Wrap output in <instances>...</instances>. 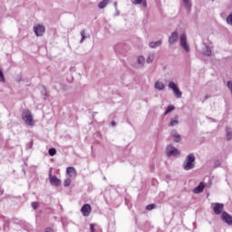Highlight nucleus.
<instances>
[{
  "label": "nucleus",
  "instance_id": "obj_11",
  "mask_svg": "<svg viewBox=\"0 0 232 232\" xmlns=\"http://www.w3.org/2000/svg\"><path fill=\"white\" fill-rule=\"evenodd\" d=\"M146 64V58L143 55H139L137 57L136 63L132 64L133 68L139 69L143 68Z\"/></svg>",
  "mask_w": 232,
  "mask_h": 232
},
{
  "label": "nucleus",
  "instance_id": "obj_21",
  "mask_svg": "<svg viewBox=\"0 0 232 232\" xmlns=\"http://www.w3.org/2000/svg\"><path fill=\"white\" fill-rule=\"evenodd\" d=\"M155 61V53H150L148 54L146 63L147 64H151Z\"/></svg>",
  "mask_w": 232,
  "mask_h": 232
},
{
  "label": "nucleus",
  "instance_id": "obj_26",
  "mask_svg": "<svg viewBox=\"0 0 232 232\" xmlns=\"http://www.w3.org/2000/svg\"><path fill=\"white\" fill-rule=\"evenodd\" d=\"M72 184V179L70 178H67L63 180V186L64 188H68Z\"/></svg>",
  "mask_w": 232,
  "mask_h": 232
},
{
  "label": "nucleus",
  "instance_id": "obj_1",
  "mask_svg": "<svg viewBox=\"0 0 232 232\" xmlns=\"http://www.w3.org/2000/svg\"><path fill=\"white\" fill-rule=\"evenodd\" d=\"M195 155L188 154L183 162V169H185V171H189V169H193V168H195Z\"/></svg>",
  "mask_w": 232,
  "mask_h": 232
},
{
  "label": "nucleus",
  "instance_id": "obj_37",
  "mask_svg": "<svg viewBox=\"0 0 232 232\" xmlns=\"http://www.w3.org/2000/svg\"><path fill=\"white\" fill-rule=\"evenodd\" d=\"M111 126L115 127V126H117V123H115V121H111Z\"/></svg>",
  "mask_w": 232,
  "mask_h": 232
},
{
  "label": "nucleus",
  "instance_id": "obj_15",
  "mask_svg": "<svg viewBox=\"0 0 232 232\" xmlns=\"http://www.w3.org/2000/svg\"><path fill=\"white\" fill-rule=\"evenodd\" d=\"M81 211L83 217H90V214L92 213V207L89 204H85L82 206Z\"/></svg>",
  "mask_w": 232,
  "mask_h": 232
},
{
  "label": "nucleus",
  "instance_id": "obj_20",
  "mask_svg": "<svg viewBox=\"0 0 232 232\" xmlns=\"http://www.w3.org/2000/svg\"><path fill=\"white\" fill-rule=\"evenodd\" d=\"M182 4L188 12H191V8L193 6L191 0H182Z\"/></svg>",
  "mask_w": 232,
  "mask_h": 232
},
{
  "label": "nucleus",
  "instance_id": "obj_29",
  "mask_svg": "<svg viewBox=\"0 0 232 232\" xmlns=\"http://www.w3.org/2000/svg\"><path fill=\"white\" fill-rule=\"evenodd\" d=\"M56 153H57V150L53 148L49 149V155L51 157H53L54 155H56Z\"/></svg>",
  "mask_w": 232,
  "mask_h": 232
},
{
  "label": "nucleus",
  "instance_id": "obj_18",
  "mask_svg": "<svg viewBox=\"0 0 232 232\" xmlns=\"http://www.w3.org/2000/svg\"><path fill=\"white\" fill-rule=\"evenodd\" d=\"M132 5H140L143 8H148V0H131Z\"/></svg>",
  "mask_w": 232,
  "mask_h": 232
},
{
  "label": "nucleus",
  "instance_id": "obj_12",
  "mask_svg": "<svg viewBox=\"0 0 232 232\" xmlns=\"http://www.w3.org/2000/svg\"><path fill=\"white\" fill-rule=\"evenodd\" d=\"M154 90L156 92H164L166 90V83L161 80H157L154 82Z\"/></svg>",
  "mask_w": 232,
  "mask_h": 232
},
{
  "label": "nucleus",
  "instance_id": "obj_34",
  "mask_svg": "<svg viewBox=\"0 0 232 232\" xmlns=\"http://www.w3.org/2000/svg\"><path fill=\"white\" fill-rule=\"evenodd\" d=\"M45 232H53V229L51 227L45 228Z\"/></svg>",
  "mask_w": 232,
  "mask_h": 232
},
{
  "label": "nucleus",
  "instance_id": "obj_13",
  "mask_svg": "<svg viewBox=\"0 0 232 232\" xmlns=\"http://www.w3.org/2000/svg\"><path fill=\"white\" fill-rule=\"evenodd\" d=\"M49 182L51 186L59 187L63 184V181L57 178V176H53L52 174L49 175Z\"/></svg>",
  "mask_w": 232,
  "mask_h": 232
},
{
  "label": "nucleus",
  "instance_id": "obj_31",
  "mask_svg": "<svg viewBox=\"0 0 232 232\" xmlns=\"http://www.w3.org/2000/svg\"><path fill=\"white\" fill-rule=\"evenodd\" d=\"M23 81V74L19 73L15 77V82H21Z\"/></svg>",
  "mask_w": 232,
  "mask_h": 232
},
{
  "label": "nucleus",
  "instance_id": "obj_30",
  "mask_svg": "<svg viewBox=\"0 0 232 232\" xmlns=\"http://www.w3.org/2000/svg\"><path fill=\"white\" fill-rule=\"evenodd\" d=\"M227 24L232 26V14H228L227 17Z\"/></svg>",
  "mask_w": 232,
  "mask_h": 232
},
{
  "label": "nucleus",
  "instance_id": "obj_23",
  "mask_svg": "<svg viewBox=\"0 0 232 232\" xmlns=\"http://www.w3.org/2000/svg\"><path fill=\"white\" fill-rule=\"evenodd\" d=\"M162 44V41L159 40L156 42H150L149 46L150 48H159Z\"/></svg>",
  "mask_w": 232,
  "mask_h": 232
},
{
  "label": "nucleus",
  "instance_id": "obj_19",
  "mask_svg": "<svg viewBox=\"0 0 232 232\" xmlns=\"http://www.w3.org/2000/svg\"><path fill=\"white\" fill-rule=\"evenodd\" d=\"M205 188H206V183L200 182L199 185L193 189V193H196V194L202 193Z\"/></svg>",
  "mask_w": 232,
  "mask_h": 232
},
{
  "label": "nucleus",
  "instance_id": "obj_28",
  "mask_svg": "<svg viewBox=\"0 0 232 232\" xmlns=\"http://www.w3.org/2000/svg\"><path fill=\"white\" fill-rule=\"evenodd\" d=\"M227 140H231V139H232V130H231V129H227Z\"/></svg>",
  "mask_w": 232,
  "mask_h": 232
},
{
  "label": "nucleus",
  "instance_id": "obj_27",
  "mask_svg": "<svg viewBox=\"0 0 232 232\" xmlns=\"http://www.w3.org/2000/svg\"><path fill=\"white\" fill-rule=\"evenodd\" d=\"M81 36H82V39L80 41L81 44L84 43V40L86 39V31L82 30L81 31Z\"/></svg>",
  "mask_w": 232,
  "mask_h": 232
},
{
  "label": "nucleus",
  "instance_id": "obj_5",
  "mask_svg": "<svg viewBox=\"0 0 232 232\" xmlns=\"http://www.w3.org/2000/svg\"><path fill=\"white\" fill-rule=\"evenodd\" d=\"M179 44H180L181 48L183 50H185V52H187V53L190 52L189 43H188V35L186 34V33H183L180 34Z\"/></svg>",
  "mask_w": 232,
  "mask_h": 232
},
{
  "label": "nucleus",
  "instance_id": "obj_2",
  "mask_svg": "<svg viewBox=\"0 0 232 232\" xmlns=\"http://www.w3.org/2000/svg\"><path fill=\"white\" fill-rule=\"evenodd\" d=\"M22 120L27 126H34V115L32 111L24 109L22 112Z\"/></svg>",
  "mask_w": 232,
  "mask_h": 232
},
{
  "label": "nucleus",
  "instance_id": "obj_17",
  "mask_svg": "<svg viewBox=\"0 0 232 232\" xmlns=\"http://www.w3.org/2000/svg\"><path fill=\"white\" fill-rule=\"evenodd\" d=\"M178 40H179V33L173 32L169 38V44H173L174 43H177Z\"/></svg>",
  "mask_w": 232,
  "mask_h": 232
},
{
  "label": "nucleus",
  "instance_id": "obj_22",
  "mask_svg": "<svg viewBox=\"0 0 232 232\" xmlns=\"http://www.w3.org/2000/svg\"><path fill=\"white\" fill-rule=\"evenodd\" d=\"M110 1L111 0H102L98 4V8H100L101 10H102V8H106V6H108V5H110Z\"/></svg>",
  "mask_w": 232,
  "mask_h": 232
},
{
  "label": "nucleus",
  "instance_id": "obj_9",
  "mask_svg": "<svg viewBox=\"0 0 232 232\" xmlns=\"http://www.w3.org/2000/svg\"><path fill=\"white\" fill-rule=\"evenodd\" d=\"M211 208L215 215H222L224 213V204L222 203H212Z\"/></svg>",
  "mask_w": 232,
  "mask_h": 232
},
{
  "label": "nucleus",
  "instance_id": "obj_8",
  "mask_svg": "<svg viewBox=\"0 0 232 232\" xmlns=\"http://www.w3.org/2000/svg\"><path fill=\"white\" fill-rule=\"evenodd\" d=\"M34 32L37 37H43L44 32H46V27L44 25L37 24L34 26Z\"/></svg>",
  "mask_w": 232,
  "mask_h": 232
},
{
  "label": "nucleus",
  "instance_id": "obj_36",
  "mask_svg": "<svg viewBox=\"0 0 232 232\" xmlns=\"http://www.w3.org/2000/svg\"><path fill=\"white\" fill-rule=\"evenodd\" d=\"M27 146H28V148H29L30 150H32V147L34 146V143L29 142V143L27 144Z\"/></svg>",
  "mask_w": 232,
  "mask_h": 232
},
{
  "label": "nucleus",
  "instance_id": "obj_38",
  "mask_svg": "<svg viewBox=\"0 0 232 232\" xmlns=\"http://www.w3.org/2000/svg\"><path fill=\"white\" fill-rule=\"evenodd\" d=\"M114 6H115V8H117V2L114 3Z\"/></svg>",
  "mask_w": 232,
  "mask_h": 232
},
{
  "label": "nucleus",
  "instance_id": "obj_14",
  "mask_svg": "<svg viewBox=\"0 0 232 232\" xmlns=\"http://www.w3.org/2000/svg\"><path fill=\"white\" fill-rule=\"evenodd\" d=\"M221 220H223L225 224H227V226H232V216L229 215V213L222 212Z\"/></svg>",
  "mask_w": 232,
  "mask_h": 232
},
{
  "label": "nucleus",
  "instance_id": "obj_24",
  "mask_svg": "<svg viewBox=\"0 0 232 232\" xmlns=\"http://www.w3.org/2000/svg\"><path fill=\"white\" fill-rule=\"evenodd\" d=\"M0 82L1 84H5L6 82V79L5 78V72L3 68L0 67Z\"/></svg>",
  "mask_w": 232,
  "mask_h": 232
},
{
  "label": "nucleus",
  "instance_id": "obj_4",
  "mask_svg": "<svg viewBox=\"0 0 232 232\" xmlns=\"http://www.w3.org/2000/svg\"><path fill=\"white\" fill-rule=\"evenodd\" d=\"M166 155L167 157H180V150L171 144H169L166 148Z\"/></svg>",
  "mask_w": 232,
  "mask_h": 232
},
{
  "label": "nucleus",
  "instance_id": "obj_32",
  "mask_svg": "<svg viewBox=\"0 0 232 232\" xmlns=\"http://www.w3.org/2000/svg\"><path fill=\"white\" fill-rule=\"evenodd\" d=\"M146 209H148V211H151V209H155V204L148 205L146 207Z\"/></svg>",
  "mask_w": 232,
  "mask_h": 232
},
{
  "label": "nucleus",
  "instance_id": "obj_6",
  "mask_svg": "<svg viewBox=\"0 0 232 232\" xmlns=\"http://www.w3.org/2000/svg\"><path fill=\"white\" fill-rule=\"evenodd\" d=\"M200 52L202 55H206V57H211V53L213 52V43L208 42V43L203 44Z\"/></svg>",
  "mask_w": 232,
  "mask_h": 232
},
{
  "label": "nucleus",
  "instance_id": "obj_7",
  "mask_svg": "<svg viewBox=\"0 0 232 232\" xmlns=\"http://www.w3.org/2000/svg\"><path fill=\"white\" fill-rule=\"evenodd\" d=\"M180 124V116L178 114H174L170 117L168 126L169 128H178V126Z\"/></svg>",
  "mask_w": 232,
  "mask_h": 232
},
{
  "label": "nucleus",
  "instance_id": "obj_33",
  "mask_svg": "<svg viewBox=\"0 0 232 232\" xmlns=\"http://www.w3.org/2000/svg\"><path fill=\"white\" fill-rule=\"evenodd\" d=\"M32 208L34 209H37V208H39V202H33L32 203Z\"/></svg>",
  "mask_w": 232,
  "mask_h": 232
},
{
  "label": "nucleus",
  "instance_id": "obj_3",
  "mask_svg": "<svg viewBox=\"0 0 232 232\" xmlns=\"http://www.w3.org/2000/svg\"><path fill=\"white\" fill-rule=\"evenodd\" d=\"M168 88L172 91L176 99L182 98V91H180L179 85L175 82H169Z\"/></svg>",
  "mask_w": 232,
  "mask_h": 232
},
{
  "label": "nucleus",
  "instance_id": "obj_25",
  "mask_svg": "<svg viewBox=\"0 0 232 232\" xmlns=\"http://www.w3.org/2000/svg\"><path fill=\"white\" fill-rule=\"evenodd\" d=\"M171 111H175V105H169L165 110L164 115H169Z\"/></svg>",
  "mask_w": 232,
  "mask_h": 232
},
{
  "label": "nucleus",
  "instance_id": "obj_10",
  "mask_svg": "<svg viewBox=\"0 0 232 232\" xmlns=\"http://www.w3.org/2000/svg\"><path fill=\"white\" fill-rule=\"evenodd\" d=\"M170 137L172 140H174V142H176L177 144L182 141V135L179 133V130H177V129H173L170 130Z\"/></svg>",
  "mask_w": 232,
  "mask_h": 232
},
{
  "label": "nucleus",
  "instance_id": "obj_16",
  "mask_svg": "<svg viewBox=\"0 0 232 232\" xmlns=\"http://www.w3.org/2000/svg\"><path fill=\"white\" fill-rule=\"evenodd\" d=\"M66 173L70 179H73V177H77V170L73 167H68L66 169Z\"/></svg>",
  "mask_w": 232,
  "mask_h": 232
},
{
  "label": "nucleus",
  "instance_id": "obj_39",
  "mask_svg": "<svg viewBox=\"0 0 232 232\" xmlns=\"http://www.w3.org/2000/svg\"><path fill=\"white\" fill-rule=\"evenodd\" d=\"M211 1H215V0H211Z\"/></svg>",
  "mask_w": 232,
  "mask_h": 232
},
{
  "label": "nucleus",
  "instance_id": "obj_35",
  "mask_svg": "<svg viewBox=\"0 0 232 232\" xmlns=\"http://www.w3.org/2000/svg\"><path fill=\"white\" fill-rule=\"evenodd\" d=\"M95 225H91V231L92 232H95Z\"/></svg>",
  "mask_w": 232,
  "mask_h": 232
}]
</instances>
